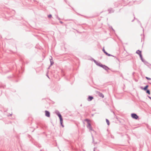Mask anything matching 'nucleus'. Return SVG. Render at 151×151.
<instances>
[{"label":"nucleus","mask_w":151,"mask_h":151,"mask_svg":"<svg viewBox=\"0 0 151 151\" xmlns=\"http://www.w3.org/2000/svg\"><path fill=\"white\" fill-rule=\"evenodd\" d=\"M93 99V97L91 96H89L88 98V101H91Z\"/></svg>","instance_id":"8"},{"label":"nucleus","mask_w":151,"mask_h":151,"mask_svg":"<svg viewBox=\"0 0 151 151\" xmlns=\"http://www.w3.org/2000/svg\"><path fill=\"white\" fill-rule=\"evenodd\" d=\"M108 11H109V13H112L114 12V10L112 8L109 9Z\"/></svg>","instance_id":"9"},{"label":"nucleus","mask_w":151,"mask_h":151,"mask_svg":"<svg viewBox=\"0 0 151 151\" xmlns=\"http://www.w3.org/2000/svg\"><path fill=\"white\" fill-rule=\"evenodd\" d=\"M139 57L141 58V60L142 61V62H144L143 61H145V60L144 59H143L142 57V55H139Z\"/></svg>","instance_id":"12"},{"label":"nucleus","mask_w":151,"mask_h":151,"mask_svg":"<svg viewBox=\"0 0 151 151\" xmlns=\"http://www.w3.org/2000/svg\"><path fill=\"white\" fill-rule=\"evenodd\" d=\"M103 52L106 54H106L107 53V52L105 51V50L104 49V48H103Z\"/></svg>","instance_id":"17"},{"label":"nucleus","mask_w":151,"mask_h":151,"mask_svg":"<svg viewBox=\"0 0 151 151\" xmlns=\"http://www.w3.org/2000/svg\"><path fill=\"white\" fill-rule=\"evenodd\" d=\"M106 55H107L109 56H112V55H111L110 54H109V53H108L107 52V53L106 54Z\"/></svg>","instance_id":"18"},{"label":"nucleus","mask_w":151,"mask_h":151,"mask_svg":"<svg viewBox=\"0 0 151 151\" xmlns=\"http://www.w3.org/2000/svg\"><path fill=\"white\" fill-rule=\"evenodd\" d=\"M134 20H132V22H133Z\"/></svg>","instance_id":"30"},{"label":"nucleus","mask_w":151,"mask_h":151,"mask_svg":"<svg viewBox=\"0 0 151 151\" xmlns=\"http://www.w3.org/2000/svg\"><path fill=\"white\" fill-rule=\"evenodd\" d=\"M60 23H61V24H63V22H62L61 21H60Z\"/></svg>","instance_id":"26"},{"label":"nucleus","mask_w":151,"mask_h":151,"mask_svg":"<svg viewBox=\"0 0 151 151\" xmlns=\"http://www.w3.org/2000/svg\"><path fill=\"white\" fill-rule=\"evenodd\" d=\"M113 56V57H115V58H116V56H114L113 55H112V56Z\"/></svg>","instance_id":"27"},{"label":"nucleus","mask_w":151,"mask_h":151,"mask_svg":"<svg viewBox=\"0 0 151 151\" xmlns=\"http://www.w3.org/2000/svg\"><path fill=\"white\" fill-rule=\"evenodd\" d=\"M106 121L107 123V124L108 125H109V120L108 119H106Z\"/></svg>","instance_id":"15"},{"label":"nucleus","mask_w":151,"mask_h":151,"mask_svg":"<svg viewBox=\"0 0 151 151\" xmlns=\"http://www.w3.org/2000/svg\"><path fill=\"white\" fill-rule=\"evenodd\" d=\"M55 113L59 117L60 120H62V119H63L62 116L61 114H60L59 112L58 111H56L55 112Z\"/></svg>","instance_id":"3"},{"label":"nucleus","mask_w":151,"mask_h":151,"mask_svg":"<svg viewBox=\"0 0 151 151\" xmlns=\"http://www.w3.org/2000/svg\"><path fill=\"white\" fill-rule=\"evenodd\" d=\"M60 123L61 125V126L63 127H64V125L63 124V119H62V120H60Z\"/></svg>","instance_id":"11"},{"label":"nucleus","mask_w":151,"mask_h":151,"mask_svg":"<svg viewBox=\"0 0 151 151\" xmlns=\"http://www.w3.org/2000/svg\"><path fill=\"white\" fill-rule=\"evenodd\" d=\"M145 78L146 79H147L148 80H150L151 79L150 78H149V77H146Z\"/></svg>","instance_id":"20"},{"label":"nucleus","mask_w":151,"mask_h":151,"mask_svg":"<svg viewBox=\"0 0 151 151\" xmlns=\"http://www.w3.org/2000/svg\"><path fill=\"white\" fill-rule=\"evenodd\" d=\"M95 63L96 64V65H97L98 66H100V65H101V64L100 63V62H98L97 61V63Z\"/></svg>","instance_id":"13"},{"label":"nucleus","mask_w":151,"mask_h":151,"mask_svg":"<svg viewBox=\"0 0 151 151\" xmlns=\"http://www.w3.org/2000/svg\"><path fill=\"white\" fill-rule=\"evenodd\" d=\"M57 18L58 19V20H60V18L59 17H57Z\"/></svg>","instance_id":"23"},{"label":"nucleus","mask_w":151,"mask_h":151,"mask_svg":"<svg viewBox=\"0 0 151 151\" xmlns=\"http://www.w3.org/2000/svg\"><path fill=\"white\" fill-rule=\"evenodd\" d=\"M52 17V16L51 14H49L48 16V18H51Z\"/></svg>","instance_id":"19"},{"label":"nucleus","mask_w":151,"mask_h":151,"mask_svg":"<svg viewBox=\"0 0 151 151\" xmlns=\"http://www.w3.org/2000/svg\"><path fill=\"white\" fill-rule=\"evenodd\" d=\"M136 53L139 55V56L141 55V51L139 50H137L136 52Z\"/></svg>","instance_id":"10"},{"label":"nucleus","mask_w":151,"mask_h":151,"mask_svg":"<svg viewBox=\"0 0 151 151\" xmlns=\"http://www.w3.org/2000/svg\"><path fill=\"white\" fill-rule=\"evenodd\" d=\"M148 97L151 100V97H150L149 96H148Z\"/></svg>","instance_id":"25"},{"label":"nucleus","mask_w":151,"mask_h":151,"mask_svg":"<svg viewBox=\"0 0 151 151\" xmlns=\"http://www.w3.org/2000/svg\"><path fill=\"white\" fill-rule=\"evenodd\" d=\"M131 117L135 119H137L139 117L135 113L132 114Z\"/></svg>","instance_id":"2"},{"label":"nucleus","mask_w":151,"mask_h":151,"mask_svg":"<svg viewBox=\"0 0 151 151\" xmlns=\"http://www.w3.org/2000/svg\"><path fill=\"white\" fill-rule=\"evenodd\" d=\"M92 137L93 139V141H94V139H93V136H92Z\"/></svg>","instance_id":"28"},{"label":"nucleus","mask_w":151,"mask_h":151,"mask_svg":"<svg viewBox=\"0 0 151 151\" xmlns=\"http://www.w3.org/2000/svg\"><path fill=\"white\" fill-rule=\"evenodd\" d=\"M148 85H146V86H145L144 88H143L142 87H140V88L142 89H143L145 91H146L147 90V88L148 87Z\"/></svg>","instance_id":"7"},{"label":"nucleus","mask_w":151,"mask_h":151,"mask_svg":"<svg viewBox=\"0 0 151 151\" xmlns=\"http://www.w3.org/2000/svg\"><path fill=\"white\" fill-rule=\"evenodd\" d=\"M52 59H50V65H52L54 63L52 61Z\"/></svg>","instance_id":"14"},{"label":"nucleus","mask_w":151,"mask_h":151,"mask_svg":"<svg viewBox=\"0 0 151 151\" xmlns=\"http://www.w3.org/2000/svg\"><path fill=\"white\" fill-rule=\"evenodd\" d=\"M101 67H102L104 69H105L106 70H107L109 69V68L107 66L105 65H103L102 64L101 65H100Z\"/></svg>","instance_id":"4"},{"label":"nucleus","mask_w":151,"mask_h":151,"mask_svg":"<svg viewBox=\"0 0 151 151\" xmlns=\"http://www.w3.org/2000/svg\"><path fill=\"white\" fill-rule=\"evenodd\" d=\"M112 30L114 31V29H113L112 28Z\"/></svg>","instance_id":"29"},{"label":"nucleus","mask_w":151,"mask_h":151,"mask_svg":"<svg viewBox=\"0 0 151 151\" xmlns=\"http://www.w3.org/2000/svg\"><path fill=\"white\" fill-rule=\"evenodd\" d=\"M85 121L87 122L88 124L87 126V128L88 129L90 130H92L93 129L91 126V125L89 122L90 120L88 119H86L85 120Z\"/></svg>","instance_id":"1"},{"label":"nucleus","mask_w":151,"mask_h":151,"mask_svg":"<svg viewBox=\"0 0 151 151\" xmlns=\"http://www.w3.org/2000/svg\"><path fill=\"white\" fill-rule=\"evenodd\" d=\"M96 149V147H94V149H93V151H95V150Z\"/></svg>","instance_id":"24"},{"label":"nucleus","mask_w":151,"mask_h":151,"mask_svg":"<svg viewBox=\"0 0 151 151\" xmlns=\"http://www.w3.org/2000/svg\"><path fill=\"white\" fill-rule=\"evenodd\" d=\"M45 115L47 117H50V113L49 111L46 110L45 111Z\"/></svg>","instance_id":"5"},{"label":"nucleus","mask_w":151,"mask_h":151,"mask_svg":"<svg viewBox=\"0 0 151 151\" xmlns=\"http://www.w3.org/2000/svg\"><path fill=\"white\" fill-rule=\"evenodd\" d=\"M146 91V93H147L148 94H150V92L149 90L147 89Z\"/></svg>","instance_id":"16"},{"label":"nucleus","mask_w":151,"mask_h":151,"mask_svg":"<svg viewBox=\"0 0 151 151\" xmlns=\"http://www.w3.org/2000/svg\"><path fill=\"white\" fill-rule=\"evenodd\" d=\"M144 61V62H143L145 63V64H146L147 63V62L145 60V61Z\"/></svg>","instance_id":"21"},{"label":"nucleus","mask_w":151,"mask_h":151,"mask_svg":"<svg viewBox=\"0 0 151 151\" xmlns=\"http://www.w3.org/2000/svg\"><path fill=\"white\" fill-rule=\"evenodd\" d=\"M93 60L94 61V63H97V61L96 60H94V59H93Z\"/></svg>","instance_id":"22"},{"label":"nucleus","mask_w":151,"mask_h":151,"mask_svg":"<svg viewBox=\"0 0 151 151\" xmlns=\"http://www.w3.org/2000/svg\"><path fill=\"white\" fill-rule=\"evenodd\" d=\"M97 93L100 97H101L102 98H104V95L102 93L99 92H98Z\"/></svg>","instance_id":"6"}]
</instances>
